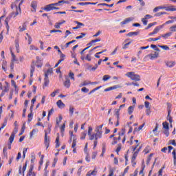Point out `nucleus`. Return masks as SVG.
<instances>
[{"instance_id": "obj_55", "label": "nucleus", "mask_w": 176, "mask_h": 176, "mask_svg": "<svg viewBox=\"0 0 176 176\" xmlns=\"http://www.w3.org/2000/svg\"><path fill=\"white\" fill-rule=\"evenodd\" d=\"M95 136H96V133H94V134H91V135H89V140H90V141H93V140H94V138H95Z\"/></svg>"}, {"instance_id": "obj_47", "label": "nucleus", "mask_w": 176, "mask_h": 176, "mask_svg": "<svg viewBox=\"0 0 176 176\" xmlns=\"http://www.w3.org/2000/svg\"><path fill=\"white\" fill-rule=\"evenodd\" d=\"M164 134H165L166 137H168V135H170V132L168 131V129H165L164 131Z\"/></svg>"}, {"instance_id": "obj_1", "label": "nucleus", "mask_w": 176, "mask_h": 176, "mask_svg": "<svg viewBox=\"0 0 176 176\" xmlns=\"http://www.w3.org/2000/svg\"><path fill=\"white\" fill-rule=\"evenodd\" d=\"M126 76L130 78L131 80H135V82H140V80H141V76L138 74H135L134 72H127Z\"/></svg>"}, {"instance_id": "obj_54", "label": "nucleus", "mask_w": 176, "mask_h": 176, "mask_svg": "<svg viewBox=\"0 0 176 176\" xmlns=\"http://www.w3.org/2000/svg\"><path fill=\"white\" fill-rule=\"evenodd\" d=\"M95 131H96V133H102V130L100 128H99L98 126H97L96 128Z\"/></svg>"}, {"instance_id": "obj_5", "label": "nucleus", "mask_w": 176, "mask_h": 176, "mask_svg": "<svg viewBox=\"0 0 176 176\" xmlns=\"http://www.w3.org/2000/svg\"><path fill=\"white\" fill-rule=\"evenodd\" d=\"M56 9V7H54V5L53 3L47 5L44 8L43 10H45L46 12H50V10H54Z\"/></svg>"}, {"instance_id": "obj_26", "label": "nucleus", "mask_w": 176, "mask_h": 176, "mask_svg": "<svg viewBox=\"0 0 176 176\" xmlns=\"http://www.w3.org/2000/svg\"><path fill=\"white\" fill-rule=\"evenodd\" d=\"M133 112H134V107L130 106L128 108V113H129V115H131V113H133Z\"/></svg>"}, {"instance_id": "obj_32", "label": "nucleus", "mask_w": 176, "mask_h": 176, "mask_svg": "<svg viewBox=\"0 0 176 176\" xmlns=\"http://www.w3.org/2000/svg\"><path fill=\"white\" fill-rule=\"evenodd\" d=\"M76 146V138L74 137L72 148H75Z\"/></svg>"}, {"instance_id": "obj_51", "label": "nucleus", "mask_w": 176, "mask_h": 176, "mask_svg": "<svg viewBox=\"0 0 176 176\" xmlns=\"http://www.w3.org/2000/svg\"><path fill=\"white\" fill-rule=\"evenodd\" d=\"M79 5H80V6H85V5H90V2H81V3H78Z\"/></svg>"}, {"instance_id": "obj_6", "label": "nucleus", "mask_w": 176, "mask_h": 176, "mask_svg": "<svg viewBox=\"0 0 176 176\" xmlns=\"http://www.w3.org/2000/svg\"><path fill=\"white\" fill-rule=\"evenodd\" d=\"M134 20L133 17H129L125 19L123 21L120 23L121 25H124V24H127L128 23H130V21H133Z\"/></svg>"}, {"instance_id": "obj_25", "label": "nucleus", "mask_w": 176, "mask_h": 176, "mask_svg": "<svg viewBox=\"0 0 176 176\" xmlns=\"http://www.w3.org/2000/svg\"><path fill=\"white\" fill-rule=\"evenodd\" d=\"M162 126H163V128L165 129V130H169L170 129L168 126V122H163Z\"/></svg>"}, {"instance_id": "obj_59", "label": "nucleus", "mask_w": 176, "mask_h": 176, "mask_svg": "<svg viewBox=\"0 0 176 176\" xmlns=\"http://www.w3.org/2000/svg\"><path fill=\"white\" fill-rule=\"evenodd\" d=\"M31 158V163H34L35 162V155H34V153L32 154Z\"/></svg>"}, {"instance_id": "obj_40", "label": "nucleus", "mask_w": 176, "mask_h": 176, "mask_svg": "<svg viewBox=\"0 0 176 176\" xmlns=\"http://www.w3.org/2000/svg\"><path fill=\"white\" fill-rule=\"evenodd\" d=\"M6 86H5V89H4V91H6V93H8V91H9V82H6Z\"/></svg>"}, {"instance_id": "obj_16", "label": "nucleus", "mask_w": 176, "mask_h": 176, "mask_svg": "<svg viewBox=\"0 0 176 176\" xmlns=\"http://www.w3.org/2000/svg\"><path fill=\"white\" fill-rule=\"evenodd\" d=\"M74 42H76V40H72V41H69L65 44V46L61 47L62 49H67L69 46V45H72V43H74Z\"/></svg>"}, {"instance_id": "obj_20", "label": "nucleus", "mask_w": 176, "mask_h": 176, "mask_svg": "<svg viewBox=\"0 0 176 176\" xmlns=\"http://www.w3.org/2000/svg\"><path fill=\"white\" fill-rule=\"evenodd\" d=\"M171 35H173L172 32H168L165 34L161 35V36H162V38H164V39H167L168 38V36H171Z\"/></svg>"}, {"instance_id": "obj_19", "label": "nucleus", "mask_w": 176, "mask_h": 176, "mask_svg": "<svg viewBox=\"0 0 176 176\" xmlns=\"http://www.w3.org/2000/svg\"><path fill=\"white\" fill-rule=\"evenodd\" d=\"M74 111H75V108L74 107V106H69V112L70 116H72V115H74Z\"/></svg>"}, {"instance_id": "obj_11", "label": "nucleus", "mask_w": 176, "mask_h": 176, "mask_svg": "<svg viewBox=\"0 0 176 176\" xmlns=\"http://www.w3.org/2000/svg\"><path fill=\"white\" fill-rule=\"evenodd\" d=\"M56 105L58 107V108H64L65 107V104H64L61 100L57 101Z\"/></svg>"}, {"instance_id": "obj_36", "label": "nucleus", "mask_w": 176, "mask_h": 176, "mask_svg": "<svg viewBox=\"0 0 176 176\" xmlns=\"http://www.w3.org/2000/svg\"><path fill=\"white\" fill-rule=\"evenodd\" d=\"M86 36V33H80V36H78L76 37V39H82V38H85Z\"/></svg>"}, {"instance_id": "obj_2", "label": "nucleus", "mask_w": 176, "mask_h": 176, "mask_svg": "<svg viewBox=\"0 0 176 176\" xmlns=\"http://www.w3.org/2000/svg\"><path fill=\"white\" fill-rule=\"evenodd\" d=\"M16 12H12L10 16H8L6 19L5 23H6V28L7 29V31L9 32V21H10V19H12V16L14 14V17H16L19 15V8H16Z\"/></svg>"}, {"instance_id": "obj_58", "label": "nucleus", "mask_w": 176, "mask_h": 176, "mask_svg": "<svg viewBox=\"0 0 176 176\" xmlns=\"http://www.w3.org/2000/svg\"><path fill=\"white\" fill-rule=\"evenodd\" d=\"M85 60H87L88 61H91V56H90V54H87L85 57Z\"/></svg>"}, {"instance_id": "obj_31", "label": "nucleus", "mask_w": 176, "mask_h": 176, "mask_svg": "<svg viewBox=\"0 0 176 176\" xmlns=\"http://www.w3.org/2000/svg\"><path fill=\"white\" fill-rule=\"evenodd\" d=\"M25 170H27V161L25 163V164L23 165V168H22V175L24 176V173H25Z\"/></svg>"}, {"instance_id": "obj_49", "label": "nucleus", "mask_w": 176, "mask_h": 176, "mask_svg": "<svg viewBox=\"0 0 176 176\" xmlns=\"http://www.w3.org/2000/svg\"><path fill=\"white\" fill-rule=\"evenodd\" d=\"M92 131H93V128L91 126H89V128H88V135H91Z\"/></svg>"}, {"instance_id": "obj_12", "label": "nucleus", "mask_w": 176, "mask_h": 176, "mask_svg": "<svg viewBox=\"0 0 176 176\" xmlns=\"http://www.w3.org/2000/svg\"><path fill=\"white\" fill-rule=\"evenodd\" d=\"M33 170H34V164H30V168L29 171H28V173L26 176H31V175H32V173H34V172H32Z\"/></svg>"}, {"instance_id": "obj_64", "label": "nucleus", "mask_w": 176, "mask_h": 176, "mask_svg": "<svg viewBox=\"0 0 176 176\" xmlns=\"http://www.w3.org/2000/svg\"><path fill=\"white\" fill-rule=\"evenodd\" d=\"M105 148H106L105 143H103L102 148V153H105Z\"/></svg>"}, {"instance_id": "obj_35", "label": "nucleus", "mask_w": 176, "mask_h": 176, "mask_svg": "<svg viewBox=\"0 0 176 176\" xmlns=\"http://www.w3.org/2000/svg\"><path fill=\"white\" fill-rule=\"evenodd\" d=\"M157 23L156 22H153L151 23H149L147 26V28H146V30H149V28H151V27H153V25H156Z\"/></svg>"}, {"instance_id": "obj_7", "label": "nucleus", "mask_w": 176, "mask_h": 176, "mask_svg": "<svg viewBox=\"0 0 176 176\" xmlns=\"http://www.w3.org/2000/svg\"><path fill=\"white\" fill-rule=\"evenodd\" d=\"M63 85L65 87H67V89H69V87L71 86V81L69 80V78L68 77L65 78V81L63 82Z\"/></svg>"}, {"instance_id": "obj_30", "label": "nucleus", "mask_w": 176, "mask_h": 176, "mask_svg": "<svg viewBox=\"0 0 176 176\" xmlns=\"http://www.w3.org/2000/svg\"><path fill=\"white\" fill-rule=\"evenodd\" d=\"M162 14H167V12H157V13L155 14L154 16L155 17H159V16H162Z\"/></svg>"}, {"instance_id": "obj_41", "label": "nucleus", "mask_w": 176, "mask_h": 176, "mask_svg": "<svg viewBox=\"0 0 176 176\" xmlns=\"http://www.w3.org/2000/svg\"><path fill=\"white\" fill-rule=\"evenodd\" d=\"M28 123H30L31 121L32 120V113H30L28 116Z\"/></svg>"}, {"instance_id": "obj_27", "label": "nucleus", "mask_w": 176, "mask_h": 176, "mask_svg": "<svg viewBox=\"0 0 176 176\" xmlns=\"http://www.w3.org/2000/svg\"><path fill=\"white\" fill-rule=\"evenodd\" d=\"M11 55L12 57V62L14 63V61H17V58H16V55H14V53H13V51H11Z\"/></svg>"}, {"instance_id": "obj_9", "label": "nucleus", "mask_w": 176, "mask_h": 176, "mask_svg": "<svg viewBox=\"0 0 176 176\" xmlns=\"http://www.w3.org/2000/svg\"><path fill=\"white\" fill-rule=\"evenodd\" d=\"M36 6L37 3L36 1H32L31 3V8H32L33 10H32V12H36Z\"/></svg>"}, {"instance_id": "obj_60", "label": "nucleus", "mask_w": 176, "mask_h": 176, "mask_svg": "<svg viewBox=\"0 0 176 176\" xmlns=\"http://www.w3.org/2000/svg\"><path fill=\"white\" fill-rule=\"evenodd\" d=\"M81 91H83V93H88L89 91V89L86 88V87H82L81 89Z\"/></svg>"}, {"instance_id": "obj_14", "label": "nucleus", "mask_w": 176, "mask_h": 176, "mask_svg": "<svg viewBox=\"0 0 176 176\" xmlns=\"http://www.w3.org/2000/svg\"><path fill=\"white\" fill-rule=\"evenodd\" d=\"M170 113H171V110L169 109L168 111L167 120L169 121V123H173V118L171 117V116H170Z\"/></svg>"}, {"instance_id": "obj_53", "label": "nucleus", "mask_w": 176, "mask_h": 176, "mask_svg": "<svg viewBox=\"0 0 176 176\" xmlns=\"http://www.w3.org/2000/svg\"><path fill=\"white\" fill-rule=\"evenodd\" d=\"M86 135H87L86 132L82 133V135H81V137H80V139H81V140H85V139L86 138Z\"/></svg>"}, {"instance_id": "obj_21", "label": "nucleus", "mask_w": 176, "mask_h": 176, "mask_svg": "<svg viewBox=\"0 0 176 176\" xmlns=\"http://www.w3.org/2000/svg\"><path fill=\"white\" fill-rule=\"evenodd\" d=\"M55 142H56V148H58L60 146V135H58Z\"/></svg>"}, {"instance_id": "obj_15", "label": "nucleus", "mask_w": 176, "mask_h": 176, "mask_svg": "<svg viewBox=\"0 0 176 176\" xmlns=\"http://www.w3.org/2000/svg\"><path fill=\"white\" fill-rule=\"evenodd\" d=\"M118 87H119V86H118V85H114L113 87H109L108 88H106L104 89V91H111V90H115V89H118Z\"/></svg>"}, {"instance_id": "obj_18", "label": "nucleus", "mask_w": 176, "mask_h": 176, "mask_svg": "<svg viewBox=\"0 0 176 176\" xmlns=\"http://www.w3.org/2000/svg\"><path fill=\"white\" fill-rule=\"evenodd\" d=\"M161 38H162V36H160L157 38H149L148 39V42H152V41L156 42V41H160Z\"/></svg>"}, {"instance_id": "obj_43", "label": "nucleus", "mask_w": 176, "mask_h": 176, "mask_svg": "<svg viewBox=\"0 0 176 176\" xmlns=\"http://www.w3.org/2000/svg\"><path fill=\"white\" fill-rule=\"evenodd\" d=\"M35 133H38V129H33L31 132H30V138H32L34 134H35Z\"/></svg>"}, {"instance_id": "obj_37", "label": "nucleus", "mask_w": 176, "mask_h": 176, "mask_svg": "<svg viewBox=\"0 0 176 176\" xmlns=\"http://www.w3.org/2000/svg\"><path fill=\"white\" fill-rule=\"evenodd\" d=\"M20 0H16L15 2H14L12 5H11V8L13 9V6H15V9H17V3H19Z\"/></svg>"}, {"instance_id": "obj_4", "label": "nucleus", "mask_w": 176, "mask_h": 176, "mask_svg": "<svg viewBox=\"0 0 176 176\" xmlns=\"http://www.w3.org/2000/svg\"><path fill=\"white\" fill-rule=\"evenodd\" d=\"M46 149L49 148L50 145V137H47V131H45V138H44Z\"/></svg>"}, {"instance_id": "obj_61", "label": "nucleus", "mask_w": 176, "mask_h": 176, "mask_svg": "<svg viewBox=\"0 0 176 176\" xmlns=\"http://www.w3.org/2000/svg\"><path fill=\"white\" fill-rule=\"evenodd\" d=\"M69 34H71V31H69V30H66V32H65V35L64 38H67Z\"/></svg>"}, {"instance_id": "obj_45", "label": "nucleus", "mask_w": 176, "mask_h": 176, "mask_svg": "<svg viewBox=\"0 0 176 176\" xmlns=\"http://www.w3.org/2000/svg\"><path fill=\"white\" fill-rule=\"evenodd\" d=\"M87 85H89V81H84L82 83H81L80 85V87H83V86H87Z\"/></svg>"}, {"instance_id": "obj_23", "label": "nucleus", "mask_w": 176, "mask_h": 176, "mask_svg": "<svg viewBox=\"0 0 176 176\" xmlns=\"http://www.w3.org/2000/svg\"><path fill=\"white\" fill-rule=\"evenodd\" d=\"M138 155V151H135L133 153V155L131 158V163H133V162H134L135 160V159H137V156Z\"/></svg>"}, {"instance_id": "obj_29", "label": "nucleus", "mask_w": 176, "mask_h": 176, "mask_svg": "<svg viewBox=\"0 0 176 176\" xmlns=\"http://www.w3.org/2000/svg\"><path fill=\"white\" fill-rule=\"evenodd\" d=\"M14 140V135L11 134V135L10 136V138H9V143L10 144H13Z\"/></svg>"}, {"instance_id": "obj_34", "label": "nucleus", "mask_w": 176, "mask_h": 176, "mask_svg": "<svg viewBox=\"0 0 176 176\" xmlns=\"http://www.w3.org/2000/svg\"><path fill=\"white\" fill-rule=\"evenodd\" d=\"M111 78V76L109 75H104L102 78V80L104 82H107V80H109V79Z\"/></svg>"}, {"instance_id": "obj_13", "label": "nucleus", "mask_w": 176, "mask_h": 176, "mask_svg": "<svg viewBox=\"0 0 176 176\" xmlns=\"http://www.w3.org/2000/svg\"><path fill=\"white\" fill-rule=\"evenodd\" d=\"M163 25H160V26H158V27H156L155 29H154V30H153V34L155 35V34H157V32H159L161 30H162V28H163Z\"/></svg>"}, {"instance_id": "obj_33", "label": "nucleus", "mask_w": 176, "mask_h": 176, "mask_svg": "<svg viewBox=\"0 0 176 176\" xmlns=\"http://www.w3.org/2000/svg\"><path fill=\"white\" fill-rule=\"evenodd\" d=\"M75 74L72 72H70L69 73V77L72 80H75Z\"/></svg>"}, {"instance_id": "obj_62", "label": "nucleus", "mask_w": 176, "mask_h": 176, "mask_svg": "<svg viewBox=\"0 0 176 176\" xmlns=\"http://www.w3.org/2000/svg\"><path fill=\"white\" fill-rule=\"evenodd\" d=\"M151 107L147 108L146 110V115H148V116L151 115Z\"/></svg>"}, {"instance_id": "obj_3", "label": "nucleus", "mask_w": 176, "mask_h": 176, "mask_svg": "<svg viewBox=\"0 0 176 176\" xmlns=\"http://www.w3.org/2000/svg\"><path fill=\"white\" fill-rule=\"evenodd\" d=\"M49 74H53V68H50L45 72L44 86H49Z\"/></svg>"}, {"instance_id": "obj_56", "label": "nucleus", "mask_w": 176, "mask_h": 176, "mask_svg": "<svg viewBox=\"0 0 176 176\" xmlns=\"http://www.w3.org/2000/svg\"><path fill=\"white\" fill-rule=\"evenodd\" d=\"M113 171L114 170L112 168H110L109 170V176H113Z\"/></svg>"}, {"instance_id": "obj_50", "label": "nucleus", "mask_w": 176, "mask_h": 176, "mask_svg": "<svg viewBox=\"0 0 176 176\" xmlns=\"http://www.w3.org/2000/svg\"><path fill=\"white\" fill-rule=\"evenodd\" d=\"M76 24H77V25H78V27H85V24L82 23L78 21H75Z\"/></svg>"}, {"instance_id": "obj_24", "label": "nucleus", "mask_w": 176, "mask_h": 176, "mask_svg": "<svg viewBox=\"0 0 176 176\" xmlns=\"http://www.w3.org/2000/svg\"><path fill=\"white\" fill-rule=\"evenodd\" d=\"M98 6H108L109 8H112L113 6V3H112V4H107L105 3H99Z\"/></svg>"}, {"instance_id": "obj_22", "label": "nucleus", "mask_w": 176, "mask_h": 176, "mask_svg": "<svg viewBox=\"0 0 176 176\" xmlns=\"http://www.w3.org/2000/svg\"><path fill=\"white\" fill-rule=\"evenodd\" d=\"M34 72H35V67L34 65H31L30 69V77L32 78L34 76Z\"/></svg>"}, {"instance_id": "obj_39", "label": "nucleus", "mask_w": 176, "mask_h": 176, "mask_svg": "<svg viewBox=\"0 0 176 176\" xmlns=\"http://www.w3.org/2000/svg\"><path fill=\"white\" fill-rule=\"evenodd\" d=\"M120 149H122V144H119L118 146L117 147L116 152L118 155H119V152H120Z\"/></svg>"}, {"instance_id": "obj_44", "label": "nucleus", "mask_w": 176, "mask_h": 176, "mask_svg": "<svg viewBox=\"0 0 176 176\" xmlns=\"http://www.w3.org/2000/svg\"><path fill=\"white\" fill-rule=\"evenodd\" d=\"M170 30L171 32H176V25L171 26Z\"/></svg>"}, {"instance_id": "obj_48", "label": "nucleus", "mask_w": 176, "mask_h": 176, "mask_svg": "<svg viewBox=\"0 0 176 176\" xmlns=\"http://www.w3.org/2000/svg\"><path fill=\"white\" fill-rule=\"evenodd\" d=\"M151 104V103H149V102H148V101H146V102H144V107H145V108H151V107H149V105Z\"/></svg>"}, {"instance_id": "obj_63", "label": "nucleus", "mask_w": 176, "mask_h": 176, "mask_svg": "<svg viewBox=\"0 0 176 176\" xmlns=\"http://www.w3.org/2000/svg\"><path fill=\"white\" fill-rule=\"evenodd\" d=\"M169 142H170V144L173 145V146H176L175 140H170Z\"/></svg>"}, {"instance_id": "obj_52", "label": "nucleus", "mask_w": 176, "mask_h": 176, "mask_svg": "<svg viewBox=\"0 0 176 176\" xmlns=\"http://www.w3.org/2000/svg\"><path fill=\"white\" fill-rule=\"evenodd\" d=\"M142 22L143 23L144 25H146L148 24V21L145 18L142 19Z\"/></svg>"}, {"instance_id": "obj_38", "label": "nucleus", "mask_w": 176, "mask_h": 176, "mask_svg": "<svg viewBox=\"0 0 176 176\" xmlns=\"http://www.w3.org/2000/svg\"><path fill=\"white\" fill-rule=\"evenodd\" d=\"M159 47H161V49H164V50H170V47L167 45H158Z\"/></svg>"}, {"instance_id": "obj_10", "label": "nucleus", "mask_w": 176, "mask_h": 176, "mask_svg": "<svg viewBox=\"0 0 176 176\" xmlns=\"http://www.w3.org/2000/svg\"><path fill=\"white\" fill-rule=\"evenodd\" d=\"M166 67H168V68H173L174 65H175V62L173 61H166L165 62Z\"/></svg>"}, {"instance_id": "obj_42", "label": "nucleus", "mask_w": 176, "mask_h": 176, "mask_svg": "<svg viewBox=\"0 0 176 176\" xmlns=\"http://www.w3.org/2000/svg\"><path fill=\"white\" fill-rule=\"evenodd\" d=\"M11 85H12V86L14 87L15 91L17 92V85H16V82L14 80H11Z\"/></svg>"}, {"instance_id": "obj_8", "label": "nucleus", "mask_w": 176, "mask_h": 176, "mask_svg": "<svg viewBox=\"0 0 176 176\" xmlns=\"http://www.w3.org/2000/svg\"><path fill=\"white\" fill-rule=\"evenodd\" d=\"M148 57H149L151 60L157 58V57H159V52H154V54H150L148 55Z\"/></svg>"}, {"instance_id": "obj_17", "label": "nucleus", "mask_w": 176, "mask_h": 176, "mask_svg": "<svg viewBox=\"0 0 176 176\" xmlns=\"http://www.w3.org/2000/svg\"><path fill=\"white\" fill-rule=\"evenodd\" d=\"M138 34H140V32H131L126 34V36H137Z\"/></svg>"}, {"instance_id": "obj_46", "label": "nucleus", "mask_w": 176, "mask_h": 176, "mask_svg": "<svg viewBox=\"0 0 176 176\" xmlns=\"http://www.w3.org/2000/svg\"><path fill=\"white\" fill-rule=\"evenodd\" d=\"M131 43V42L126 43V44L124 45V46L122 47V49L124 50L127 49Z\"/></svg>"}, {"instance_id": "obj_28", "label": "nucleus", "mask_w": 176, "mask_h": 176, "mask_svg": "<svg viewBox=\"0 0 176 176\" xmlns=\"http://www.w3.org/2000/svg\"><path fill=\"white\" fill-rule=\"evenodd\" d=\"M58 3H59V6H63V5H64V3H69L68 1H65V0H60L58 1Z\"/></svg>"}, {"instance_id": "obj_57", "label": "nucleus", "mask_w": 176, "mask_h": 176, "mask_svg": "<svg viewBox=\"0 0 176 176\" xmlns=\"http://www.w3.org/2000/svg\"><path fill=\"white\" fill-rule=\"evenodd\" d=\"M58 91H59L58 89L54 91V92H52V93L51 94V96H52V97H56V93H58Z\"/></svg>"}]
</instances>
